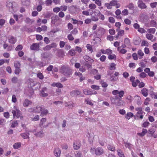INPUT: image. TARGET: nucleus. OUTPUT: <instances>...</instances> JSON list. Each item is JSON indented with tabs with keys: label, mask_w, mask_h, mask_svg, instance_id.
<instances>
[{
	"label": "nucleus",
	"mask_w": 157,
	"mask_h": 157,
	"mask_svg": "<svg viewBox=\"0 0 157 157\" xmlns=\"http://www.w3.org/2000/svg\"><path fill=\"white\" fill-rule=\"evenodd\" d=\"M60 71L63 75L67 77H71L73 73L72 70L70 67L65 66L61 67Z\"/></svg>",
	"instance_id": "nucleus-1"
},
{
	"label": "nucleus",
	"mask_w": 157,
	"mask_h": 157,
	"mask_svg": "<svg viewBox=\"0 0 157 157\" xmlns=\"http://www.w3.org/2000/svg\"><path fill=\"white\" fill-rule=\"evenodd\" d=\"M12 113L13 114L14 118L16 117L17 118H18L20 117L21 112L18 108L16 106L13 107V109L12 110Z\"/></svg>",
	"instance_id": "nucleus-2"
},
{
	"label": "nucleus",
	"mask_w": 157,
	"mask_h": 157,
	"mask_svg": "<svg viewBox=\"0 0 157 157\" xmlns=\"http://www.w3.org/2000/svg\"><path fill=\"white\" fill-rule=\"evenodd\" d=\"M90 152L93 153L94 151L96 155H100L103 154L104 151L103 149L101 147H99L95 149L94 148H91L90 149Z\"/></svg>",
	"instance_id": "nucleus-3"
},
{
	"label": "nucleus",
	"mask_w": 157,
	"mask_h": 157,
	"mask_svg": "<svg viewBox=\"0 0 157 157\" xmlns=\"http://www.w3.org/2000/svg\"><path fill=\"white\" fill-rule=\"evenodd\" d=\"M135 110L137 111L136 113V117L140 119H143L144 117L143 114L144 113L143 111L142 108L141 107H137L135 108Z\"/></svg>",
	"instance_id": "nucleus-4"
},
{
	"label": "nucleus",
	"mask_w": 157,
	"mask_h": 157,
	"mask_svg": "<svg viewBox=\"0 0 157 157\" xmlns=\"http://www.w3.org/2000/svg\"><path fill=\"white\" fill-rule=\"evenodd\" d=\"M112 93L114 95L118 94V97L121 98L124 96V92L123 90L119 91L117 90H115L113 91Z\"/></svg>",
	"instance_id": "nucleus-5"
},
{
	"label": "nucleus",
	"mask_w": 157,
	"mask_h": 157,
	"mask_svg": "<svg viewBox=\"0 0 157 157\" xmlns=\"http://www.w3.org/2000/svg\"><path fill=\"white\" fill-rule=\"evenodd\" d=\"M81 146V142L79 140H76L73 143V146L74 149H78Z\"/></svg>",
	"instance_id": "nucleus-6"
},
{
	"label": "nucleus",
	"mask_w": 157,
	"mask_h": 157,
	"mask_svg": "<svg viewBox=\"0 0 157 157\" xmlns=\"http://www.w3.org/2000/svg\"><path fill=\"white\" fill-rule=\"evenodd\" d=\"M138 7L141 9H145L147 6L143 2L142 0H139L137 2Z\"/></svg>",
	"instance_id": "nucleus-7"
},
{
	"label": "nucleus",
	"mask_w": 157,
	"mask_h": 157,
	"mask_svg": "<svg viewBox=\"0 0 157 157\" xmlns=\"http://www.w3.org/2000/svg\"><path fill=\"white\" fill-rule=\"evenodd\" d=\"M39 44L34 43L31 45L30 48L32 50L38 51L39 50Z\"/></svg>",
	"instance_id": "nucleus-8"
},
{
	"label": "nucleus",
	"mask_w": 157,
	"mask_h": 157,
	"mask_svg": "<svg viewBox=\"0 0 157 157\" xmlns=\"http://www.w3.org/2000/svg\"><path fill=\"white\" fill-rule=\"evenodd\" d=\"M47 88L46 87L42 88V90L40 91V96L43 97L47 96H48V94L45 92L47 91Z\"/></svg>",
	"instance_id": "nucleus-9"
},
{
	"label": "nucleus",
	"mask_w": 157,
	"mask_h": 157,
	"mask_svg": "<svg viewBox=\"0 0 157 157\" xmlns=\"http://www.w3.org/2000/svg\"><path fill=\"white\" fill-rule=\"evenodd\" d=\"M83 58L86 61V63L89 62L90 63H93L94 62V60L88 56H83Z\"/></svg>",
	"instance_id": "nucleus-10"
},
{
	"label": "nucleus",
	"mask_w": 157,
	"mask_h": 157,
	"mask_svg": "<svg viewBox=\"0 0 157 157\" xmlns=\"http://www.w3.org/2000/svg\"><path fill=\"white\" fill-rule=\"evenodd\" d=\"M29 135L30 134L29 132H25L21 133L20 136L24 139H27L29 138Z\"/></svg>",
	"instance_id": "nucleus-11"
},
{
	"label": "nucleus",
	"mask_w": 157,
	"mask_h": 157,
	"mask_svg": "<svg viewBox=\"0 0 157 157\" xmlns=\"http://www.w3.org/2000/svg\"><path fill=\"white\" fill-rule=\"evenodd\" d=\"M55 155L56 157H59L61 151L59 148L57 147L54 150V151Z\"/></svg>",
	"instance_id": "nucleus-12"
},
{
	"label": "nucleus",
	"mask_w": 157,
	"mask_h": 157,
	"mask_svg": "<svg viewBox=\"0 0 157 157\" xmlns=\"http://www.w3.org/2000/svg\"><path fill=\"white\" fill-rule=\"evenodd\" d=\"M124 101L121 100V98L118 97L115 105L118 106H122L124 105Z\"/></svg>",
	"instance_id": "nucleus-13"
},
{
	"label": "nucleus",
	"mask_w": 157,
	"mask_h": 157,
	"mask_svg": "<svg viewBox=\"0 0 157 157\" xmlns=\"http://www.w3.org/2000/svg\"><path fill=\"white\" fill-rule=\"evenodd\" d=\"M32 102L28 99H25L23 102V105L24 107H27L29 105L31 104Z\"/></svg>",
	"instance_id": "nucleus-14"
},
{
	"label": "nucleus",
	"mask_w": 157,
	"mask_h": 157,
	"mask_svg": "<svg viewBox=\"0 0 157 157\" xmlns=\"http://www.w3.org/2000/svg\"><path fill=\"white\" fill-rule=\"evenodd\" d=\"M6 6L9 8V11L11 12H12L13 11V5L12 2L9 1L6 2Z\"/></svg>",
	"instance_id": "nucleus-15"
},
{
	"label": "nucleus",
	"mask_w": 157,
	"mask_h": 157,
	"mask_svg": "<svg viewBox=\"0 0 157 157\" xmlns=\"http://www.w3.org/2000/svg\"><path fill=\"white\" fill-rule=\"evenodd\" d=\"M43 105L40 106L38 105L35 108H34V113H40L42 111V109H43Z\"/></svg>",
	"instance_id": "nucleus-16"
},
{
	"label": "nucleus",
	"mask_w": 157,
	"mask_h": 157,
	"mask_svg": "<svg viewBox=\"0 0 157 157\" xmlns=\"http://www.w3.org/2000/svg\"><path fill=\"white\" fill-rule=\"evenodd\" d=\"M8 39L9 42L11 44H14L17 41L16 38L11 36H9Z\"/></svg>",
	"instance_id": "nucleus-17"
},
{
	"label": "nucleus",
	"mask_w": 157,
	"mask_h": 157,
	"mask_svg": "<svg viewBox=\"0 0 157 157\" xmlns=\"http://www.w3.org/2000/svg\"><path fill=\"white\" fill-rule=\"evenodd\" d=\"M81 92L78 90H72L70 93V95L72 97H74L75 95H77L80 94Z\"/></svg>",
	"instance_id": "nucleus-18"
},
{
	"label": "nucleus",
	"mask_w": 157,
	"mask_h": 157,
	"mask_svg": "<svg viewBox=\"0 0 157 157\" xmlns=\"http://www.w3.org/2000/svg\"><path fill=\"white\" fill-rule=\"evenodd\" d=\"M51 23L53 24H55L59 20V18L58 16L55 15L52 16L51 18Z\"/></svg>",
	"instance_id": "nucleus-19"
},
{
	"label": "nucleus",
	"mask_w": 157,
	"mask_h": 157,
	"mask_svg": "<svg viewBox=\"0 0 157 157\" xmlns=\"http://www.w3.org/2000/svg\"><path fill=\"white\" fill-rule=\"evenodd\" d=\"M141 93L145 97L147 96L148 95V90L145 88H144L141 90Z\"/></svg>",
	"instance_id": "nucleus-20"
},
{
	"label": "nucleus",
	"mask_w": 157,
	"mask_h": 157,
	"mask_svg": "<svg viewBox=\"0 0 157 157\" xmlns=\"http://www.w3.org/2000/svg\"><path fill=\"white\" fill-rule=\"evenodd\" d=\"M48 111L45 109L43 106V109H42V111L41 112L40 116L42 117H43L46 115L47 114H48Z\"/></svg>",
	"instance_id": "nucleus-21"
},
{
	"label": "nucleus",
	"mask_w": 157,
	"mask_h": 157,
	"mask_svg": "<svg viewBox=\"0 0 157 157\" xmlns=\"http://www.w3.org/2000/svg\"><path fill=\"white\" fill-rule=\"evenodd\" d=\"M147 132V129L143 128L142 130V132H141L138 133L137 134L140 136L142 137L144 136Z\"/></svg>",
	"instance_id": "nucleus-22"
},
{
	"label": "nucleus",
	"mask_w": 157,
	"mask_h": 157,
	"mask_svg": "<svg viewBox=\"0 0 157 157\" xmlns=\"http://www.w3.org/2000/svg\"><path fill=\"white\" fill-rule=\"evenodd\" d=\"M117 51H118L121 54H124L126 53L127 51L126 49L124 48H121V47H118L117 48Z\"/></svg>",
	"instance_id": "nucleus-23"
},
{
	"label": "nucleus",
	"mask_w": 157,
	"mask_h": 157,
	"mask_svg": "<svg viewBox=\"0 0 157 157\" xmlns=\"http://www.w3.org/2000/svg\"><path fill=\"white\" fill-rule=\"evenodd\" d=\"M146 37L149 40H151V41H154L155 40L153 39V36L152 35L149 33H147L146 35Z\"/></svg>",
	"instance_id": "nucleus-24"
},
{
	"label": "nucleus",
	"mask_w": 157,
	"mask_h": 157,
	"mask_svg": "<svg viewBox=\"0 0 157 157\" xmlns=\"http://www.w3.org/2000/svg\"><path fill=\"white\" fill-rule=\"evenodd\" d=\"M135 78L134 76H131L130 78V80L132 82V85L134 87L136 86V84L134 82L135 81Z\"/></svg>",
	"instance_id": "nucleus-25"
},
{
	"label": "nucleus",
	"mask_w": 157,
	"mask_h": 157,
	"mask_svg": "<svg viewBox=\"0 0 157 157\" xmlns=\"http://www.w3.org/2000/svg\"><path fill=\"white\" fill-rule=\"evenodd\" d=\"M91 90L84 89L83 90V93L87 95H91Z\"/></svg>",
	"instance_id": "nucleus-26"
},
{
	"label": "nucleus",
	"mask_w": 157,
	"mask_h": 157,
	"mask_svg": "<svg viewBox=\"0 0 157 157\" xmlns=\"http://www.w3.org/2000/svg\"><path fill=\"white\" fill-rule=\"evenodd\" d=\"M53 86H56L59 88H62L63 87V85L59 82L54 83L52 84Z\"/></svg>",
	"instance_id": "nucleus-27"
},
{
	"label": "nucleus",
	"mask_w": 157,
	"mask_h": 157,
	"mask_svg": "<svg viewBox=\"0 0 157 157\" xmlns=\"http://www.w3.org/2000/svg\"><path fill=\"white\" fill-rule=\"evenodd\" d=\"M117 154L119 157H125L123 152L120 149H118L117 150Z\"/></svg>",
	"instance_id": "nucleus-28"
},
{
	"label": "nucleus",
	"mask_w": 157,
	"mask_h": 157,
	"mask_svg": "<svg viewBox=\"0 0 157 157\" xmlns=\"http://www.w3.org/2000/svg\"><path fill=\"white\" fill-rule=\"evenodd\" d=\"M138 54L139 56V58L140 59L142 58L144 54L143 52L141 50H139L138 51Z\"/></svg>",
	"instance_id": "nucleus-29"
},
{
	"label": "nucleus",
	"mask_w": 157,
	"mask_h": 157,
	"mask_svg": "<svg viewBox=\"0 0 157 157\" xmlns=\"http://www.w3.org/2000/svg\"><path fill=\"white\" fill-rule=\"evenodd\" d=\"M21 143L20 142H17L15 143L13 146V147L15 149H17L20 147H21Z\"/></svg>",
	"instance_id": "nucleus-30"
},
{
	"label": "nucleus",
	"mask_w": 157,
	"mask_h": 157,
	"mask_svg": "<svg viewBox=\"0 0 157 157\" xmlns=\"http://www.w3.org/2000/svg\"><path fill=\"white\" fill-rule=\"evenodd\" d=\"M35 136L39 137H42L44 136V133L43 131L41 130L39 132L35 134Z\"/></svg>",
	"instance_id": "nucleus-31"
},
{
	"label": "nucleus",
	"mask_w": 157,
	"mask_h": 157,
	"mask_svg": "<svg viewBox=\"0 0 157 157\" xmlns=\"http://www.w3.org/2000/svg\"><path fill=\"white\" fill-rule=\"evenodd\" d=\"M133 114L129 112L127 113V114L125 115V118L129 120L131 117H133Z\"/></svg>",
	"instance_id": "nucleus-32"
},
{
	"label": "nucleus",
	"mask_w": 157,
	"mask_h": 157,
	"mask_svg": "<svg viewBox=\"0 0 157 157\" xmlns=\"http://www.w3.org/2000/svg\"><path fill=\"white\" fill-rule=\"evenodd\" d=\"M107 147L109 150L113 151H114L116 150L115 148L113 145H108L107 146Z\"/></svg>",
	"instance_id": "nucleus-33"
},
{
	"label": "nucleus",
	"mask_w": 157,
	"mask_h": 157,
	"mask_svg": "<svg viewBox=\"0 0 157 157\" xmlns=\"http://www.w3.org/2000/svg\"><path fill=\"white\" fill-rule=\"evenodd\" d=\"M124 144L125 146L126 147L128 148L130 150H131L132 147L133 145L127 142H124Z\"/></svg>",
	"instance_id": "nucleus-34"
},
{
	"label": "nucleus",
	"mask_w": 157,
	"mask_h": 157,
	"mask_svg": "<svg viewBox=\"0 0 157 157\" xmlns=\"http://www.w3.org/2000/svg\"><path fill=\"white\" fill-rule=\"evenodd\" d=\"M49 54L47 52H44L41 54V57L44 59H47L49 57Z\"/></svg>",
	"instance_id": "nucleus-35"
},
{
	"label": "nucleus",
	"mask_w": 157,
	"mask_h": 157,
	"mask_svg": "<svg viewBox=\"0 0 157 157\" xmlns=\"http://www.w3.org/2000/svg\"><path fill=\"white\" fill-rule=\"evenodd\" d=\"M128 13V11L127 9H124L121 12V14L123 16L127 15Z\"/></svg>",
	"instance_id": "nucleus-36"
},
{
	"label": "nucleus",
	"mask_w": 157,
	"mask_h": 157,
	"mask_svg": "<svg viewBox=\"0 0 157 157\" xmlns=\"http://www.w3.org/2000/svg\"><path fill=\"white\" fill-rule=\"evenodd\" d=\"M118 97L116 96L115 98H111V101L113 103L116 104V102L117 101V98H118Z\"/></svg>",
	"instance_id": "nucleus-37"
},
{
	"label": "nucleus",
	"mask_w": 157,
	"mask_h": 157,
	"mask_svg": "<svg viewBox=\"0 0 157 157\" xmlns=\"http://www.w3.org/2000/svg\"><path fill=\"white\" fill-rule=\"evenodd\" d=\"M116 64L114 63L110 64L109 69L111 70H114L116 69Z\"/></svg>",
	"instance_id": "nucleus-38"
},
{
	"label": "nucleus",
	"mask_w": 157,
	"mask_h": 157,
	"mask_svg": "<svg viewBox=\"0 0 157 157\" xmlns=\"http://www.w3.org/2000/svg\"><path fill=\"white\" fill-rule=\"evenodd\" d=\"M124 43L126 45H127V46L128 47L130 46V40L128 38H127L125 39L124 40Z\"/></svg>",
	"instance_id": "nucleus-39"
},
{
	"label": "nucleus",
	"mask_w": 157,
	"mask_h": 157,
	"mask_svg": "<svg viewBox=\"0 0 157 157\" xmlns=\"http://www.w3.org/2000/svg\"><path fill=\"white\" fill-rule=\"evenodd\" d=\"M155 31V29L154 28H151L147 29V32L150 33L154 34Z\"/></svg>",
	"instance_id": "nucleus-40"
},
{
	"label": "nucleus",
	"mask_w": 157,
	"mask_h": 157,
	"mask_svg": "<svg viewBox=\"0 0 157 157\" xmlns=\"http://www.w3.org/2000/svg\"><path fill=\"white\" fill-rule=\"evenodd\" d=\"M150 123L148 121H145L142 124L141 126L143 127L146 128L148 126Z\"/></svg>",
	"instance_id": "nucleus-41"
},
{
	"label": "nucleus",
	"mask_w": 157,
	"mask_h": 157,
	"mask_svg": "<svg viewBox=\"0 0 157 157\" xmlns=\"http://www.w3.org/2000/svg\"><path fill=\"white\" fill-rule=\"evenodd\" d=\"M14 66L15 68H20L21 64L19 62L17 61L14 63Z\"/></svg>",
	"instance_id": "nucleus-42"
},
{
	"label": "nucleus",
	"mask_w": 157,
	"mask_h": 157,
	"mask_svg": "<svg viewBox=\"0 0 157 157\" xmlns=\"http://www.w3.org/2000/svg\"><path fill=\"white\" fill-rule=\"evenodd\" d=\"M40 119L39 116L38 115H36L34 117L31 119L33 121H39Z\"/></svg>",
	"instance_id": "nucleus-43"
},
{
	"label": "nucleus",
	"mask_w": 157,
	"mask_h": 157,
	"mask_svg": "<svg viewBox=\"0 0 157 157\" xmlns=\"http://www.w3.org/2000/svg\"><path fill=\"white\" fill-rule=\"evenodd\" d=\"M85 101L86 102V104L90 105H92L93 104L92 102L88 98H85Z\"/></svg>",
	"instance_id": "nucleus-44"
},
{
	"label": "nucleus",
	"mask_w": 157,
	"mask_h": 157,
	"mask_svg": "<svg viewBox=\"0 0 157 157\" xmlns=\"http://www.w3.org/2000/svg\"><path fill=\"white\" fill-rule=\"evenodd\" d=\"M17 81L18 78L16 77H13L11 79V82L13 83H16Z\"/></svg>",
	"instance_id": "nucleus-45"
},
{
	"label": "nucleus",
	"mask_w": 157,
	"mask_h": 157,
	"mask_svg": "<svg viewBox=\"0 0 157 157\" xmlns=\"http://www.w3.org/2000/svg\"><path fill=\"white\" fill-rule=\"evenodd\" d=\"M149 45V44L148 42L145 40H143L142 41L141 43V46H148Z\"/></svg>",
	"instance_id": "nucleus-46"
},
{
	"label": "nucleus",
	"mask_w": 157,
	"mask_h": 157,
	"mask_svg": "<svg viewBox=\"0 0 157 157\" xmlns=\"http://www.w3.org/2000/svg\"><path fill=\"white\" fill-rule=\"evenodd\" d=\"M21 71L20 68H15L14 73L16 75H19Z\"/></svg>",
	"instance_id": "nucleus-47"
},
{
	"label": "nucleus",
	"mask_w": 157,
	"mask_h": 157,
	"mask_svg": "<svg viewBox=\"0 0 157 157\" xmlns=\"http://www.w3.org/2000/svg\"><path fill=\"white\" fill-rule=\"evenodd\" d=\"M18 125V123L17 121H13L12 123V125L11 127L12 128H14L15 127L17 126Z\"/></svg>",
	"instance_id": "nucleus-48"
},
{
	"label": "nucleus",
	"mask_w": 157,
	"mask_h": 157,
	"mask_svg": "<svg viewBox=\"0 0 157 157\" xmlns=\"http://www.w3.org/2000/svg\"><path fill=\"white\" fill-rule=\"evenodd\" d=\"M105 15L108 16H113V14L112 12L108 11L107 10H105Z\"/></svg>",
	"instance_id": "nucleus-49"
},
{
	"label": "nucleus",
	"mask_w": 157,
	"mask_h": 157,
	"mask_svg": "<svg viewBox=\"0 0 157 157\" xmlns=\"http://www.w3.org/2000/svg\"><path fill=\"white\" fill-rule=\"evenodd\" d=\"M46 121V118H43L42 119H41L40 123V125L41 126V125H42L44 124Z\"/></svg>",
	"instance_id": "nucleus-50"
},
{
	"label": "nucleus",
	"mask_w": 157,
	"mask_h": 157,
	"mask_svg": "<svg viewBox=\"0 0 157 157\" xmlns=\"http://www.w3.org/2000/svg\"><path fill=\"white\" fill-rule=\"evenodd\" d=\"M89 7L91 9H94L96 8V6L94 4L92 3L89 5Z\"/></svg>",
	"instance_id": "nucleus-51"
},
{
	"label": "nucleus",
	"mask_w": 157,
	"mask_h": 157,
	"mask_svg": "<svg viewBox=\"0 0 157 157\" xmlns=\"http://www.w3.org/2000/svg\"><path fill=\"white\" fill-rule=\"evenodd\" d=\"M91 88L94 90H98L99 89V87L98 86L93 85L91 86Z\"/></svg>",
	"instance_id": "nucleus-52"
},
{
	"label": "nucleus",
	"mask_w": 157,
	"mask_h": 157,
	"mask_svg": "<svg viewBox=\"0 0 157 157\" xmlns=\"http://www.w3.org/2000/svg\"><path fill=\"white\" fill-rule=\"evenodd\" d=\"M86 48L87 49L91 52L92 53L93 52V50L91 45L90 44H87L86 46Z\"/></svg>",
	"instance_id": "nucleus-53"
},
{
	"label": "nucleus",
	"mask_w": 157,
	"mask_h": 157,
	"mask_svg": "<svg viewBox=\"0 0 157 157\" xmlns=\"http://www.w3.org/2000/svg\"><path fill=\"white\" fill-rule=\"evenodd\" d=\"M130 10H133L134 9V5L132 3H129L127 6Z\"/></svg>",
	"instance_id": "nucleus-54"
},
{
	"label": "nucleus",
	"mask_w": 157,
	"mask_h": 157,
	"mask_svg": "<svg viewBox=\"0 0 157 157\" xmlns=\"http://www.w3.org/2000/svg\"><path fill=\"white\" fill-rule=\"evenodd\" d=\"M78 33V30L76 28H74L71 32V34L74 35H76Z\"/></svg>",
	"instance_id": "nucleus-55"
},
{
	"label": "nucleus",
	"mask_w": 157,
	"mask_h": 157,
	"mask_svg": "<svg viewBox=\"0 0 157 157\" xmlns=\"http://www.w3.org/2000/svg\"><path fill=\"white\" fill-rule=\"evenodd\" d=\"M116 56L114 54H110L109 55L108 58L110 59H113L116 58Z\"/></svg>",
	"instance_id": "nucleus-56"
},
{
	"label": "nucleus",
	"mask_w": 157,
	"mask_h": 157,
	"mask_svg": "<svg viewBox=\"0 0 157 157\" xmlns=\"http://www.w3.org/2000/svg\"><path fill=\"white\" fill-rule=\"evenodd\" d=\"M109 21L111 23H113L115 22V19L113 17H110L109 18Z\"/></svg>",
	"instance_id": "nucleus-57"
},
{
	"label": "nucleus",
	"mask_w": 157,
	"mask_h": 157,
	"mask_svg": "<svg viewBox=\"0 0 157 157\" xmlns=\"http://www.w3.org/2000/svg\"><path fill=\"white\" fill-rule=\"evenodd\" d=\"M52 13H47L44 16V17L48 19H49L52 15Z\"/></svg>",
	"instance_id": "nucleus-58"
},
{
	"label": "nucleus",
	"mask_w": 157,
	"mask_h": 157,
	"mask_svg": "<svg viewBox=\"0 0 157 157\" xmlns=\"http://www.w3.org/2000/svg\"><path fill=\"white\" fill-rule=\"evenodd\" d=\"M37 77L38 78L40 79H43L44 77L42 74L41 73H39L37 74Z\"/></svg>",
	"instance_id": "nucleus-59"
},
{
	"label": "nucleus",
	"mask_w": 157,
	"mask_h": 157,
	"mask_svg": "<svg viewBox=\"0 0 157 157\" xmlns=\"http://www.w3.org/2000/svg\"><path fill=\"white\" fill-rule=\"evenodd\" d=\"M75 50L73 49H71L69 52V53L71 56H73L75 54Z\"/></svg>",
	"instance_id": "nucleus-60"
},
{
	"label": "nucleus",
	"mask_w": 157,
	"mask_h": 157,
	"mask_svg": "<svg viewBox=\"0 0 157 157\" xmlns=\"http://www.w3.org/2000/svg\"><path fill=\"white\" fill-rule=\"evenodd\" d=\"M60 10H62L63 11H66L67 9V6L65 5H63L61 6L60 7Z\"/></svg>",
	"instance_id": "nucleus-61"
},
{
	"label": "nucleus",
	"mask_w": 157,
	"mask_h": 157,
	"mask_svg": "<svg viewBox=\"0 0 157 157\" xmlns=\"http://www.w3.org/2000/svg\"><path fill=\"white\" fill-rule=\"evenodd\" d=\"M67 28L69 30H71L73 29V26L72 24L69 23L67 24Z\"/></svg>",
	"instance_id": "nucleus-62"
},
{
	"label": "nucleus",
	"mask_w": 157,
	"mask_h": 157,
	"mask_svg": "<svg viewBox=\"0 0 157 157\" xmlns=\"http://www.w3.org/2000/svg\"><path fill=\"white\" fill-rule=\"evenodd\" d=\"M99 31L101 33V35H103L105 33V29L102 28H100L99 29Z\"/></svg>",
	"instance_id": "nucleus-63"
},
{
	"label": "nucleus",
	"mask_w": 157,
	"mask_h": 157,
	"mask_svg": "<svg viewBox=\"0 0 157 157\" xmlns=\"http://www.w3.org/2000/svg\"><path fill=\"white\" fill-rule=\"evenodd\" d=\"M17 99L16 96L15 95H13L12 96V101L13 103H16L17 102Z\"/></svg>",
	"instance_id": "nucleus-64"
}]
</instances>
